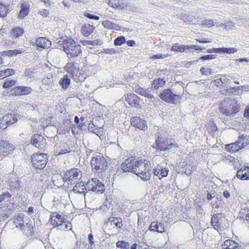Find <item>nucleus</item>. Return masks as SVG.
I'll return each instance as SVG.
<instances>
[{
    "mask_svg": "<svg viewBox=\"0 0 249 249\" xmlns=\"http://www.w3.org/2000/svg\"><path fill=\"white\" fill-rule=\"evenodd\" d=\"M86 190L91 191L96 193H103L105 190L104 185L97 178L89 180L86 183Z\"/></svg>",
    "mask_w": 249,
    "mask_h": 249,
    "instance_id": "obj_10",
    "label": "nucleus"
},
{
    "mask_svg": "<svg viewBox=\"0 0 249 249\" xmlns=\"http://www.w3.org/2000/svg\"><path fill=\"white\" fill-rule=\"evenodd\" d=\"M3 72L4 74L5 77L14 73V71L11 69H6L4 71H3Z\"/></svg>",
    "mask_w": 249,
    "mask_h": 249,
    "instance_id": "obj_63",
    "label": "nucleus"
},
{
    "mask_svg": "<svg viewBox=\"0 0 249 249\" xmlns=\"http://www.w3.org/2000/svg\"><path fill=\"white\" fill-rule=\"evenodd\" d=\"M25 223H22L21 225L18 224V227L20 229L21 231H22L23 233L26 236H31L33 233V227L32 226V223L31 221L28 219L25 218Z\"/></svg>",
    "mask_w": 249,
    "mask_h": 249,
    "instance_id": "obj_15",
    "label": "nucleus"
},
{
    "mask_svg": "<svg viewBox=\"0 0 249 249\" xmlns=\"http://www.w3.org/2000/svg\"><path fill=\"white\" fill-rule=\"evenodd\" d=\"M220 26L222 28L227 30L233 29L234 27V25L232 22H227L224 24H221Z\"/></svg>",
    "mask_w": 249,
    "mask_h": 249,
    "instance_id": "obj_53",
    "label": "nucleus"
},
{
    "mask_svg": "<svg viewBox=\"0 0 249 249\" xmlns=\"http://www.w3.org/2000/svg\"><path fill=\"white\" fill-rule=\"evenodd\" d=\"M32 91V88L27 86H17L13 89V92L16 96L28 95Z\"/></svg>",
    "mask_w": 249,
    "mask_h": 249,
    "instance_id": "obj_20",
    "label": "nucleus"
},
{
    "mask_svg": "<svg viewBox=\"0 0 249 249\" xmlns=\"http://www.w3.org/2000/svg\"><path fill=\"white\" fill-rule=\"evenodd\" d=\"M220 203V200L219 199L218 197L214 198L212 201V205L213 207L217 208Z\"/></svg>",
    "mask_w": 249,
    "mask_h": 249,
    "instance_id": "obj_59",
    "label": "nucleus"
},
{
    "mask_svg": "<svg viewBox=\"0 0 249 249\" xmlns=\"http://www.w3.org/2000/svg\"><path fill=\"white\" fill-rule=\"evenodd\" d=\"M65 218L61 214L57 213H53L51 214L50 220L51 224L54 227L57 228L60 223H62Z\"/></svg>",
    "mask_w": 249,
    "mask_h": 249,
    "instance_id": "obj_19",
    "label": "nucleus"
},
{
    "mask_svg": "<svg viewBox=\"0 0 249 249\" xmlns=\"http://www.w3.org/2000/svg\"><path fill=\"white\" fill-rule=\"evenodd\" d=\"M42 83L46 85H49L52 84L53 82V76L52 74H48L45 77H44L42 81Z\"/></svg>",
    "mask_w": 249,
    "mask_h": 249,
    "instance_id": "obj_43",
    "label": "nucleus"
},
{
    "mask_svg": "<svg viewBox=\"0 0 249 249\" xmlns=\"http://www.w3.org/2000/svg\"><path fill=\"white\" fill-rule=\"evenodd\" d=\"M149 230L154 231H157L160 233H162L164 231V227L162 224L153 222L151 223L149 228Z\"/></svg>",
    "mask_w": 249,
    "mask_h": 249,
    "instance_id": "obj_27",
    "label": "nucleus"
},
{
    "mask_svg": "<svg viewBox=\"0 0 249 249\" xmlns=\"http://www.w3.org/2000/svg\"><path fill=\"white\" fill-rule=\"evenodd\" d=\"M238 142L240 144L241 148L245 147L249 144V136L246 135L240 136L238 139Z\"/></svg>",
    "mask_w": 249,
    "mask_h": 249,
    "instance_id": "obj_34",
    "label": "nucleus"
},
{
    "mask_svg": "<svg viewBox=\"0 0 249 249\" xmlns=\"http://www.w3.org/2000/svg\"><path fill=\"white\" fill-rule=\"evenodd\" d=\"M29 3L27 1L23 2L20 5V11L18 14V17L20 18H22L26 17L29 12Z\"/></svg>",
    "mask_w": 249,
    "mask_h": 249,
    "instance_id": "obj_26",
    "label": "nucleus"
},
{
    "mask_svg": "<svg viewBox=\"0 0 249 249\" xmlns=\"http://www.w3.org/2000/svg\"><path fill=\"white\" fill-rule=\"evenodd\" d=\"M125 42V38L124 36H120L115 39L114 44L115 46L121 45Z\"/></svg>",
    "mask_w": 249,
    "mask_h": 249,
    "instance_id": "obj_47",
    "label": "nucleus"
},
{
    "mask_svg": "<svg viewBox=\"0 0 249 249\" xmlns=\"http://www.w3.org/2000/svg\"><path fill=\"white\" fill-rule=\"evenodd\" d=\"M177 145L174 140H169L166 141V151H168L173 148H176Z\"/></svg>",
    "mask_w": 249,
    "mask_h": 249,
    "instance_id": "obj_42",
    "label": "nucleus"
},
{
    "mask_svg": "<svg viewBox=\"0 0 249 249\" xmlns=\"http://www.w3.org/2000/svg\"><path fill=\"white\" fill-rule=\"evenodd\" d=\"M31 143L38 149L42 150L46 146V140L42 136L35 134L31 139Z\"/></svg>",
    "mask_w": 249,
    "mask_h": 249,
    "instance_id": "obj_14",
    "label": "nucleus"
},
{
    "mask_svg": "<svg viewBox=\"0 0 249 249\" xmlns=\"http://www.w3.org/2000/svg\"><path fill=\"white\" fill-rule=\"evenodd\" d=\"M248 166H242L240 169L237 172L236 177L243 180H249V170Z\"/></svg>",
    "mask_w": 249,
    "mask_h": 249,
    "instance_id": "obj_23",
    "label": "nucleus"
},
{
    "mask_svg": "<svg viewBox=\"0 0 249 249\" xmlns=\"http://www.w3.org/2000/svg\"><path fill=\"white\" fill-rule=\"evenodd\" d=\"M169 172V170L167 168L161 166L160 165H157L154 170L153 174L155 176H158L160 179L166 177Z\"/></svg>",
    "mask_w": 249,
    "mask_h": 249,
    "instance_id": "obj_21",
    "label": "nucleus"
},
{
    "mask_svg": "<svg viewBox=\"0 0 249 249\" xmlns=\"http://www.w3.org/2000/svg\"><path fill=\"white\" fill-rule=\"evenodd\" d=\"M200 71L203 75L206 76L211 75L213 73L212 70L209 68L202 67L200 70Z\"/></svg>",
    "mask_w": 249,
    "mask_h": 249,
    "instance_id": "obj_49",
    "label": "nucleus"
},
{
    "mask_svg": "<svg viewBox=\"0 0 249 249\" xmlns=\"http://www.w3.org/2000/svg\"><path fill=\"white\" fill-rule=\"evenodd\" d=\"M36 44L39 47L46 49L51 46V42L45 37H38L36 40Z\"/></svg>",
    "mask_w": 249,
    "mask_h": 249,
    "instance_id": "obj_24",
    "label": "nucleus"
},
{
    "mask_svg": "<svg viewBox=\"0 0 249 249\" xmlns=\"http://www.w3.org/2000/svg\"><path fill=\"white\" fill-rule=\"evenodd\" d=\"M18 119L13 115L9 114L3 116L0 119V127L5 129L9 125L16 123Z\"/></svg>",
    "mask_w": 249,
    "mask_h": 249,
    "instance_id": "obj_12",
    "label": "nucleus"
},
{
    "mask_svg": "<svg viewBox=\"0 0 249 249\" xmlns=\"http://www.w3.org/2000/svg\"><path fill=\"white\" fill-rule=\"evenodd\" d=\"M70 83L71 79L69 78L68 75H64L59 81V84L64 89H66L70 85Z\"/></svg>",
    "mask_w": 249,
    "mask_h": 249,
    "instance_id": "obj_36",
    "label": "nucleus"
},
{
    "mask_svg": "<svg viewBox=\"0 0 249 249\" xmlns=\"http://www.w3.org/2000/svg\"><path fill=\"white\" fill-rule=\"evenodd\" d=\"M217 55L208 54L199 57V59L202 61L214 59L216 58Z\"/></svg>",
    "mask_w": 249,
    "mask_h": 249,
    "instance_id": "obj_56",
    "label": "nucleus"
},
{
    "mask_svg": "<svg viewBox=\"0 0 249 249\" xmlns=\"http://www.w3.org/2000/svg\"><path fill=\"white\" fill-rule=\"evenodd\" d=\"M239 143L238 142V140L234 142L227 145L226 148L228 149L230 152L235 153L238 151L240 149H242Z\"/></svg>",
    "mask_w": 249,
    "mask_h": 249,
    "instance_id": "obj_33",
    "label": "nucleus"
},
{
    "mask_svg": "<svg viewBox=\"0 0 249 249\" xmlns=\"http://www.w3.org/2000/svg\"><path fill=\"white\" fill-rule=\"evenodd\" d=\"M211 84H213V85L217 87L223 86V84L221 83V80L220 79V78L212 81Z\"/></svg>",
    "mask_w": 249,
    "mask_h": 249,
    "instance_id": "obj_61",
    "label": "nucleus"
},
{
    "mask_svg": "<svg viewBox=\"0 0 249 249\" xmlns=\"http://www.w3.org/2000/svg\"><path fill=\"white\" fill-rule=\"evenodd\" d=\"M94 27L89 24H85L82 26L81 32L85 36H88L94 30Z\"/></svg>",
    "mask_w": 249,
    "mask_h": 249,
    "instance_id": "obj_30",
    "label": "nucleus"
},
{
    "mask_svg": "<svg viewBox=\"0 0 249 249\" xmlns=\"http://www.w3.org/2000/svg\"><path fill=\"white\" fill-rule=\"evenodd\" d=\"M145 161L139 160L135 174L140 177L143 180L147 181L150 178L151 173L148 168V164Z\"/></svg>",
    "mask_w": 249,
    "mask_h": 249,
    "instance_id": "obj_5",
    "label": "nucleus"
},
{
    "mask_svg": "<svg viewBox=\"0 0 249 249\" xmlns=\"http://www.w3.org/2000/svg\"><path fill=\"white\" fill-rule=\"evenodd\" d=\"M240 107V104L235 100L227 99L225 100L220 107V112L227 116L233 115L238 112Z\"/></svg>",
    "mask_w": 249,
    "mask_h": 249,
    "instance_id": "obj_2",
    "label": "nucleus"
},
{
    "mask_svg": "<svg viewBox=\"0 0 249 249\" xmlns=\"http://www.w3.org/2000/svg\"><path fill=\"white\" fill-rule=\"evenodd\" d=\"M221 51V48H212V49H208L207 50V52L208 53H221L220 52Z\"/></svg>",
    "mask_w": 249,
    "mask_h": 249,
    "instance_id": "obj_64",
    "label": "nucleus"
},
{
    "mask_svg": "<svg viewBox=\"0 0 249 249\" xmlns=\"http://www.w3.org/2000/svg\"><path fill=\"white\" fill-rule=\"evenodd\" d=\"M180 19L189 24H194L193 22V18L186 14L182 15L180 17Z\"/></svg>",
    "mask_w": 249,
    "mask_h": 249,
    "instance_id": "obj_52",
    "label": "nucleus"
},
{
    "mask_svg": "<svg viewBox=\"0 0 249 249\" xmlns=\"http://www.w3.org/2000/svg\"><path fill=\"white\" fill-rule=\"evenodd\" d=\"M65 70L71 75L73 80L77 83L83 82L86 78L73 62H68L65 66Z\"/></svg>",
    "mask_w": 249,
    "mask_h": 249,
    "instance_id": "obj_3",
    "label": "nucleus"
},
{
    "mask_svg": "<svg viewBox=\"0 0 249 249\" xmlns=\"http://www.w3.org/2000/svg\"><path fill=\"white\" fill-rule=\"evenodd\" d=\"M118 1V0H109V4L111 5L113 8H118L120 6V5L119 4Z\"/></svg>",
    "mask_w": 249,
    "mask_h": 249,
    "instance_id": "obj_62",
    "label": "nucleus"
},
{
    "mask_svg": "<svg viewBox=\"0 0 249 249\" xmlns=\"http://www.w3.org/2000/svg\"><path fill=\"white\" fill-rule=\"evenodd\" d=\"M20 186V183L18 180H16L14 181H11L9 183V190L12 191L18 188Z\"/></svg>",
    "mask_w": 249,
    "mask_h": 249,
    "instance_id": "obj_50",
    "label": "nucleus"
},
{
    "mask_svg": "<svg viewBox=\"0 0 249 249\" xmlns=\"http://www.w3.org/2000/svg\"><path fill=\"white\" fill-rule=\"evenodd\" d=\"M11 197V195L8 192H5L0 195V202L8 201Z\"/></svg>",
    "mask_w": 249,
    "mask_h": 249,
    "instance_id": "obj_46",
    "label": "nucleus"
},
{
    "mask_svg": "<svg viewBox=\"0 0 249 249\" xmlns=\"http://www.w3.org/2000/svg\"><path fill=\"white\" fill-rule=\"evenodd\" d=\"M25 77L32 80L34 78V72L30 70H26L24 73Z\"/></svg>",
    "mask_w": 249,
    "mask_h": 249,
    "instance_id": "obj_54",
    "label": "nucleus"
},
{
    "mask_svg": "<svg viewBox=\"0 0 249 249\" xmlns=\"http://www.w3.org/2000/svg\"><path fill=\"white\" fill-rule=\"evenodd\" d=\"M166 81L165 78L159 77L155 78L151 84V88L153 90H155L156 92H158L162 90L165 86Z\"/></svg>",
    "mask_w": 249,
    "mask_h": 249,
    "instance_id": "obj_17",
    "label": "nucleus"
},
{
    "mask_svg": "<svg viewBox=\"0 0 249 249\" xmlns=\"http://www.w3.org/2000/svg\"><path fill=\"white\" fill-rule=\"evenodd\" d=\"M86 186L83 182H79L76 183L73 189V191L74 193H78L80 194H83L85 196L86 193L88 190H86Z\"/></svg>",
    "mask_w": 249,
    "mask_h": 249,
    "instance_id": "obj_28",
    "label": "nucleus"
},
{
    "mask_svg": "<svg viewBox=\"0 0 249 249\" xmlns=\"http://www.w3.org/2000/svg\"><path fill=\"white\" fill-rule=\"evenodd\" d=\"M156 148L157 149L160 150L162 151H166V141L162 142L160 141L159 140L156 141Z\"/></svg>",
    "mask_w": 249,
    "mask_h": 249,
    "instance_id": "obj_41",
    "label": "nucleus"
},
{
    "mask_svg": "<svg viewBox=\"0 0 249 249\" xmlns=\"http://www.w3.org/2000/svg\"><path fill=\"white\" fill-rule=\"evenodd\" d=\"M108 221L111 225L115 226L117 228L121 229L123 226L122 219L120 217H110L108 218Z\"/></svg>",
    "mask_w": 249,
    "mask_h": 249,
    "instance_id": "obj_32",
    "label": "nucleus"
},
{
    "mask_svg": "<svg viewBox=\"0 0 249 249\" xmlns=\"http://www.w3.org/2000/svg\"><path fill=\"white\" fill-rule=\"evenodd\" d=\"M10 33L13 38H17L22 36L24 29L22 28L17 27L12 29Z\"/></svg>",
    "mask_w": 249,
    "mask_h": 249,
    "instance_id": "obj_29",
    "label": "nucleus"
},
{
    "mask_svg": "<svg viewBox=\"0 0 249 249\" xmlns=\"http://www.w3.org/2000/svg\"><path fill=\"white\" fill-rule=\"evenodd\" d=\"M31 161L33 165L39 170L43 169L46 165L48 161V156L46 154H35L31 156Z\"/></svg>",
    "mask_w": 249,
    "mask_h": 249,
    "instance_id": "obj_7",
    "label": "nucleus"
},
{
    "mask_svg": "<svg viewBox=\"0 0 249 249\" xmlns=\"http://www.w3.org/2000/svg\"><path fill=\"white\" fill-rule=\"evenodd\" d=\"M131 124L135 127L145 131L147 129L146 122L139 117H133L131 119Z\"/></svg>",
    "mask_w": 249,
    "mask_h": 249,
    "instance_id": "obj_16",
    "label": "nucleus"
},
{
    "mask_svg": "<svg viewBox=\"0 0 249 249\" xmlns=\"http://www.w3.org/2000/svg\"><path fill=\"white\" fill-rule=\"evenodd\" d=\"M90 163L93 169L99 171L106 170L107 164L106 159L100 155L93 157Z\"/></svg>",
    "mask_w": 249,
    "mask_h": 249,
    "instance_id": "obj_11",
    "label": "nucleus"
},
{
    "mask_svg": "<svg viewBox=\"0 0 249 249\" xmlns=\"http://www.w3.org/2000/svg\"><path fill=\"white\" fill-rule=\"evenodd\" d=\"M88 129L90 132H93L96 134L97 135L101 134L103 130L102 127L97 126L92 122H90V123L89 124Z\"/></svg>",
    "mask_w": 249,
    "mask_h": 249,
    "instance_id": "obj_37",
    "label": "nucleus"
},
{
    "mask_svg": "<svg viewBox=\"0 0 249 249\" xmlns=\"http://www.w3.org/2000/svg\"><path fill=\"white\" fill-rule=\"evenodd\" d=\"M152 88L150 89L139 88L136 89V92L139 95L144 96L149 99H151L152 101H153L155 100V98L152 94Z\"/></svg>",
    "mask_w": 249,
    "mask_h": 249,
    "instance_id": "obj_22",
    "label": "nucleus"
},
{
    "mask_svg": "<svg viewBox=\"0 0 249 249\" xmlns=\"http://www.w3.org/2000/svg\"><path fill=\"white\" fill-rule=\"evenodd\" d=\"M84 15L86 17H87L90 19H93V20H98L99 19V17L96 16V15H93V14H91L88 12H85L84 14Z\"/></svg>",
    "mask_w": 249,
    "mask_h": 249,
    "instance_id": "obj_57",
    "label": "nucleus"
},
{
    "mask_svg": "<svg viewBox=\"0 0 249 249\" xmlns=\"http://www.w3.org/2000/svg\"><path fill=\"white\" fill-rule=\"evenodd\" d=\"M57 229L61 231L71 230L72 229V225L69 221L66 220V219H65L62 223H60Z\"/></svg>",
    "mask_w": 249,
    "mask_h": 249,
    "instance_id": "obj_35",
    "label": "nucleus"
},
{
    "mask_svg": "<svg viewBox=\"0 0 249 249\" xmlns=\"http://www.w3.org/2000/svg\"><path fill=\"white\" fill-rule=\"evenodd\" d=\"M62 45L64 51L69 57H77L81 53V46L71 38L64 39Z\"/></svg>",
    "mask_w": 249,
    "mask_h": 249,
    "instance_id": "obj_1",
    "label": "nucleus"
},
{
    "mask_svg": "<svg viewBox=\"0 0 249 249\" xmlns=\"http://www.w3.org/2000/svg\"><path fill=\"white\" fill-rule=\"evenodd\" d=\"M130 244L128 242L125 241H118L116 243V246L120 249H129Z\"/></svg>",
    "mask_w": 249,
    "mask_h": 249,
    "instance_id": "obj_40",
    "label": "nucleus"
},
{
    "mask_svg": "<svg viewBox=\"0 0 249 249\" xmlns=\"http://www.w3.org/2000/svg\"><path fill=\"white\" fill-rule=\"evenodd\" d=\"M24 215L21 214L20 215H18L16 217V220L14 221L15 224L17 228L18 227V224L21 225L22 223H25V218H24Z\"/></svg>",
    "mask_w": 249,
    "mask_h": 249,
    "instance_id": "obj_48",
    "label": "nucleus"
},
{
    "mask_svg": "<svg viewBox=\"0 0 249 249\" xmlns=\"http://www.w3.org/2000/svg\"><path fill=\"white\" fill-rule=\"evenodd\" d=\"M16 83V81L13 80L6 81L3 83V88L5 89L9 88L15 85Z\"/></svg>",
    "mask_w": 249,
    "mask_h": 249,
    "instance_id": "obj_55",
    "label": "nucleus"
},
{
    "mask_svg": "<svg viewBox=\"0 0 249 249\" xmlns=\"http://www.w3.org/2000/svg\"><path fill=\"white\" fill-rule=\"evenodd\" d=\"M188 46H185L182 45H178V44H174L171 50L174 52H184L186 50H188Z\"/></svg>",
    "mask_w": 249,
    "mask_h": 249,
    "instance_id": "obj_38",
    "label": "nucleus"
},
{
    "mask_svg": "<svg viewBox=\"0 0 249 249\" xmlns=\"http://www.w3.org/2000/svg\"><path fill=\"white\" fill-rule=\"evenodd\" d=\"M214 26V22L212 20H204L202 21L201 27H212Z\"/></svg>",
    "mask_w": 249,
    "mask_h": 249,
    "instance_id": "obj_45",
    "label": "nucleus"
},
{
    "mask_svg": "<svg viewBox=\"0 0 249 249\" xmlns=\"http://www.w3.org/2000/svg\"><path fill=\"white\" fill-rule=\"evenodd\" d=\"M15 146L8 141H0V155L6 157L14 150Z\"/></svg>",
    "mask_w": 249,
    "mask_h": 249,
    "instance_id": "obj_13",
    "label": "nucleus"
},
{
    "mask_svg": "<svg viewBox=\"0 0 249 249\" xmlns=\"http://www.w3.org/2000/svg\"><path fill=\"white\" fill-rule=\"evenodd\" d=\"M169 55H170V54H157L155 55H153L152 56V58L153 59L164 58L167 57V56H169Z\"/></svg>",
    "mask_w": 249,
    "mask_h": 249,
    "instance_id": "obj_60",
    "label": "nucleus"
},
{
    "mask_svg": "<svg viewBox=\"0 0 249 249\" xmlns=\"http://www.w3.org/2000/svg\"><path fill=\"white\" fill-rule=\"evenodd\" d=\"M103 26L108 29H114L115 30H120L121 27L116 23H112L109 20H105L102 22Z\"/></svg>",
    "mask_w": 249,
    "mask_h": 249,
    "instance_id": "obj_31",
    "label": "nucleus"
},
{
    "mask_svg": "<svg viewBox=\"0 0 249 249\" xmlns=\"http://www.w3.org/2000/svg\"><path fill=\"white\" fill-rule=\"evenodd\" d=\"M145 161L139 160L135 174L140 177L143 180L147 181L150 178L151 173L148 168V164Z\"/></svg>",
    "mask_w": 249,
    "mask_h": 249,
    "instance_id": "obj_6",
    "label": "nucleus"
},
{
    "mask_svg": "<svg viewBox=\"0 0 249 249\" xmlns=\"http://www.w3.org/2000/svg\"><path fill=\"white\" fill-rule=\"evenodd\" d=\"M223 249H241V247L238 243L232 240H226L222 245Z\"/></svg>",
    "mask_w": 249,
    "mask_h": 249,
    "instance_id": "obj_25",
    "label": "nucleus"
},
{
    "mask_svg": "<svg viewBox=\"0 0 249 249\" xmlns=\"http://www.w3.org/2000/svg\"><path fill=\"white\" fill-rule=\"evenodd\" d=\"M81 177L80 171L77 168H72L65 172L63 179L65 182L72 185L77 182Z\"/></svg>",
    "mask_w": 249,
    "mask_h": 249,
    "instance_id": "obj_8",
    "label": "nucleus"
},
{
    "mask_svg": "<svg viewBox=\"0 0 249 249\" xmlns=\"http://www.w3.org/2000/svg\"><path fill=\"white\" fill-rule=\"evenodd\" d=\"M126 101L132 107L140 108L141 106L140 104V98L135 94H128L126 96Z\"/></svg>",
    "mask_w": 249,
    "mask_h": 249,
    "instance_id": "obj_18",
    "label": "nucleus"
},
{
    "mask_svg": "<svg viewBox=\"0 0 249 249\" xmlns=\"http://www.w3.org/2000/svg\"><path fill=\"white\" fill-rule=\"evenodd\" d=\"M237 51V49L235 48H221L220 53H226L231 54L236 52Z\"/></svg>",
    "mask_w": 249,
    "mask_h": 249,
    "instance_id": "obj_44",
    "label": "nucleus"
},
{
    "mask_svg": "<svg viewBox=\"0 0 249 249\" xmlns=\"http://www.w3.org/2000/svg\"><path fill=\"white\" fill-rule=\"evenodd\" d=\"M139 161V160L135 157H129L121 164V169L124 172H132L135 174Z\"/></svg>",
    "mask_w": 249,
    "mask_h": 249,
    "instance_id": "obj_9",
    "label": "nucleus"
},
{
    "mask_svg": "<svg viewBox=\"0 0 249 249\" xmlns=\"http://www.w3.org/2000/svg\"><path fill=\"white\" fill-rule=\"evenodd\" d=\"M159 97L163 101L170 104H178L179 103L181 96L175 94L169 89H164L160 93Z\"/></svg>",
    "mask_w": 249,
    "mask_h": 249,
    "instance_id": "obj_4",
    "label": "nucleus"
},
{
    "mask_svg": "<svg viewBox=\"0 0 249 249\" xmlns=\"http://www.w3.org/2000/svg\"><path fill=\"white\" fill-rule=\"evenodd\" d=\"M221 215V213H216L215 215L212 216L211 218V224L212 226L215 229L219 228V216Z\"/></svg>",
    "mask_w": 249,
    "mask_h": 249,
    "instance_id": "obj_39",
    "label": "nucleus"
},
{
    "mask_svg": "<svg viewBox=\"0 0 249 249\" xmlns=\"http://www.w3.org/2000/svg\"><path fill=\"white\" fill-rule=\"evenodd\" d=\"M7 10L8 9L5 5L0 3V17H5L7 14Z\"/></svg>",
    "mask_w": 249,
    "mask_h": 249,
    "instance_id": "obj_51",
    "label": "nucleus"
},
{
    "mask_svg": "<svg viewBox=\"0 0 249 249\" xmlns=\"http://www.w3.org/2000/svg\"><path fill=\"white\" fill-rule=\"evenodd\" d=\"M82 44L84 45H91L94 46L95 45H97V43L96 42V40H82L81 41Z\"/></svg>",
    "mask_w": 249,
    "mask_h": 249,
    "instance_id": "obj_58",
    "label": "nucleus"
}]
</instances>
